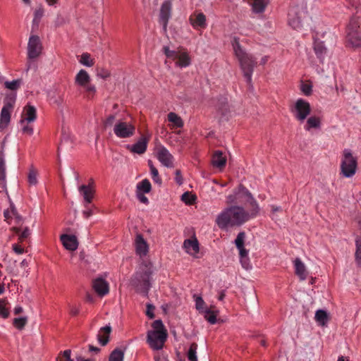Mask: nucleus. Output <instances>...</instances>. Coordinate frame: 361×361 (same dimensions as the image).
<instances>
[{
    "mask_svg": "<svg viewBox=\"0 0 361 361\" xmlns=\"http://www.w3.org/2000/svg\"><path fill=\"white\" fill-rule=\"evenodd\" d=\"M258 212L245 209L241 205H232L224 209L216 217V224L221 229L239 226L255 218Z\"/></svg>",
    "mask_w": 361,
    "mask_h": 361,
    "instance_id": "nucleus-1",
    "label": "nucleus"
},
{
    "mask_svg": "<svg viewBox=\"0 0 361 361\" xmlns=\"http://www.w3.org/2000/svg\"><path fill=\"white\" fill-rule=\"evenodd\" d=\"M231 44L246 82L250 84L254 68L257 64V59L252 54L246 51L240 44L237 37L233 39Z\"/></svg>",
    "mask_w": 361,
    "mask_h": 361,
    "instance_id": "nucleus-2",
    "label": "nucleus"
},
{
    "mask_svg": "<svg viewBox=\"0 0 361 361\" xmlns=\"http://www.w3.org/2000/svg\"><path fill=\"white\" fill-rule=\"evenodd\" d=\"M226 202L235 205H244V207L246 209L258 213L259 212V207L256 200L253 197L250 191L242 185H239V187L233 191V194L227 196Z\"/></svg>",
    "mask_w": 361,
    "mask_h": 361,
    "instance_id": "nucleus-3",
    "label": "nucleus"
},
{
    "mask_svg": "<svg viewBox=\"0 0 361 361\" xmlns=\"http://www.w3.org/2000/svg\"><path fill=\"white\" fill-rule=\"evenodd\" d=\"M152 326L153 330L148 331L147 341L152 349L160 350L167 338L166 329L161 319L155 320Z\"/></svg>",
    "mask_w": 361,
    "mask_h": 361,
    "instance_id": "nucleus-4",
    "label": "nucleus"
},
{
    "mask_svg": "<svg viewBox=\"0 0 361 361\" xmlns=\"http://www.w3.org/2000/svg\"><path fill=\"white\" fill-rule=\"evenodd\" d=\"M152 271L149 267L145 264L137 271L131 280L132 285L136 288L137 291L147 294L150 288V278Z\"/></svg>",
    "mask_w": 361,
    "mask_h": 361,
    "instance_id": "nucleus-5",
    "label": "nucleus"
},
{
    "mask_svg": "<svg viewBox=\"0 0 361 361\" xmlns=\"http://www.w3.org/2000/svg\"><path fill=\"white\" fill-rule=\"evenodd\" d=\"M357 167V158L353 155L350 149H345L341 163V173L345 178H351L355 174Z\"/></svg>",
    "mask_w": 361,
    "mask_h": 361,
    "instance_id": "nucleus-6",
    "label": "nucleus"
},
{
    "mask_svg": "<svg viewBox=\"0 0 361 361\" xmlns=\"http://www.w3.org/2000/svg\"><path fill=\"white\" fill-rule=\"evenodd\" d=\"M75 84L84 91L88 99L92 98L96 92V87L91 83V78L85 70L81 69L76 74Z\"/></svg>",
    "mask_w": 361,
    "mask_h": 361,
    "instance_id": "nucleus-7",
    "label": "nucleus"
},
{
    "mask_svg": "<svg viewBox=\"0 0 361 361\" xmlns=\"http://www.w3.org/2000/svg\"><path fill=\"white\" fill-rule=\"evenodd\" d=\"M348 40L354 47H361L360 20L357 17H353L347 27Z\"/></svg>",
    "mask_w": 361,
    "mask_h": 361,
    "instance_id": "nucleus-8",
    "label": "nucleus"
},
{
    "mask_svg": "<svg viewBox=\"0 0 361 361\" xmlns=\"http://www.w3.org/2000/svg\"><path fill=\"white\" fill-rule=\"evenodd\" d=\"M163 51L167 58L176 61L177 66L185 68L190 65V58L186 51L182 49L170 50L168 47H164Z\"/></svg>",
    "mask_w": 361,
    "mask_h": 361,
    "instance_id": "nucleus-9",
    "label": "nucleus"
},
{
    "mask_svg": "<svg viewBox=\"0 0 361 361\" xmlns=\"http://www.w3.org/2000/svg\"><path fill=\"white\" fill-rule=\"evenodd\" d=\"M114 133L119 138H128L134 135L135 126L132 122L119 120L114 126Z\"/></svg>",
    "mask_w": 361,
    "mask_h": 361,
    "instance_id": "nucleus-10",
    "label": "nucleus"
},
{
    "mask_svg": "<svg viewBox=\"0 0 361 361\" xmlns=\"http://www.w3.org/2000/svg\"><path fill=\"white\" fill-rule=\"evenodd\" d=\"M291 111L298 121L303 122L311 112L310 104L302 99H298L292 107Z\"/></svg>",
    "mask_w": 361,
    "mask_h": 361,
    "instance_id": "nucleus-11",
    "label": "nucleus"
},
{
    "mask_svg": "<svg viewBox=\"0 0 361 361\" xmlns=\"http://www.w3.org/2000/svg\"><path fill=\"white\" fill-rule=\"evenodd\" d=\"M79 192L84 198L85 209L82 214L84 217L87 219L93 214V210L90 208V204L93 198L94 190L90 185H82L79 187Z\"/></svg>",
    "mask_w": 361,
    "mask_h": 361,
    "instance_id": "nucleus-12",
    "label": "nucleus"
},
{
    "mask_svg": "<svg viewBox=\"0 0 361 361\" xmlns=\"http://www.w3.org/2000/svg\"><path fill=\"white\" fill-rule=\"evenodd\" d=\"M7 102L4 104L1 109V117H0V128L6 127L11 119V111L13 107V103L15 102L16 95L15 94H11L7 97Z\"/></svg>",
    "mask_w": 361,
    "mask_h": 361,
    "instance_id": "nucleus-13",
    "label": "nucleus"
},
{
    "mask_svg": "<svg viewBox=\"0 0 361 361\" xmlns=\"http://www.w3.org/2000/svg\"><path fill=\"white\" fill-rule=\"evenodd\" d=\"M172 4L170 0L163 2L159 13V23L162 25L164 32L167 30L169 20L171 16Z\"/></svg>",
    "mask_w": 361,
    "mask_h": 361,
    "instance_id": "nucleus-14",
    "label": "nucleus"
},
{
    "mask_svg": "<svg viewBox=\"0 0 361 361\" xmlns=\"http://www.w3.org/2000/svg\"><path fill=\"white\" fill-rule=\"evenodd\" d=\"M42 49L39 37L37 35H31L27 44L28 57L30 59L37 58L41 54Z\"/></svg>",
    "mask_w": 361,
    "mask_h": 361,
    "instance_id": "nucleus-15",
    "label": "nucleus"
},
{
    "mask_svg": "<svg viewBox=\"0 0 361 361\" xmlns=\"http://www.w3.org/2000/svg\"><path fill=\"white\" fill-rule=\"evenodd\" d=\"M354 223L356 227L355 259L357 264L361 265V215L355 219Z\"/></svg>",
    "mask_w": 361,
    "mask_h": 361,
    "instance_id": "nucleus-16",
    "label": "nucleus"
},
{
    "mask_svg": "<svg viewBox=\"0 0 361 361\" xmlns=\"http://www.w3.org/2000/svg\"><path fill=\"white\" fill-rule=\"evenodd\" d=\"M151 135L146 133L142 135L138 141L132 145H128L127 148L132 152L142 154H144L147 148V143L150 140Z\"/></svg>",
    "mask_w": 361,
    "mask_h": 361,
    "instance_id": "nucleus-17",
    "label": "nucleus"
},
{
    "mask_svg": "<svg viewBox=\"0 0 361 361\" xmlns=\"http://www.w3.org/2000/svg\"><path fill=\"white\" fill-rule=\"evenodd\" d=\"M157 158L159 161L166 167H172L173 164V157L169 151L164 146H160L157 149Z\"/></svg>",
    "mask_w": 361,
    "mask_h": 361,
    "instance_id": "nucleus-18",
    "label": "nucleus"
},
{
    "mask_svg": "<svg viewBox=\"0 0 361 361\" xmlns=\"http://www.w3.org/2000/svg\"><path fill=\"white\" fill-rule=\"evenodd\" d=\"M92 286L97 294L101 297L109 293V283L102 278H97L94 279L92 283Z\"/></svg>",
    "mask_w": 361,
    "mask_h": 361,
    "instance_id": "nucleus-19",
    "label": "nucleus"
},
{
    "mask_svg": "<svg viewBox=\"0 0 361 361\" xmlns=\"http://www.w3.org/2000/svg\"><path fill=\"white\" fill-rule=\"evenodd\" d=\"M37 118V110L35 106L30 104L26 105L21 114L20 124L23 125L25 122L31 123L35 121Z\"/></svg>",
    "mask_w": 361,
    "mask_h": 361,
    "instance_id": "nucleus-20",
    "label": "nucleus"
},
{
    "mask_svg": "<svg viewBox=\"0 0 361 361\" xmlns=\"http://www.w3.org/2000/svg\"><path fill=\"white\" fill-rule=\"evenodd\" d=\"M60 239L66 249L74 251L78 248V242L75 235L63 234L61 235Z\"/></svg>",
    "mask_w": 361,
    "mask_h": 361,
    "instance_id": "nucleus-21",
    "label": "nucleus"
},
{
    "mask_svg": "<svg viewBox=\"0 0 361 361\" xmlns=\"http://www.w3.org/2000/svg\"><path fill=\"white\" fill-rule=\"evenodd\" d=\"M135 251L140 257L145 256L149 250L146 240L141 234H137L135 240Z\"/></svg>",
    "mask_w": 361,
    "mask_h": 361,
    "instance_id": "nucleus-22",
    "label": "nucleus"
},
{
    "mask_svg": "<svg viewBox=\"0 0 361 361\" xmlns=\"http://www.w3.org/2000/svg\"><path fill=\"white\" fill-rule=\"evenodd\" d=\"M190 22L195 29L205 28L207 27L206 16L202 13H193L190 16Z\"/></svg>",
    "mask_w": 361,
    "mask_h": 361,
    "instance_id": "nucleus-23",
    "label": "nucleus"
},
{
    "mask_svg": "<svg viewBox=\"0 0 361 361\" xmlns=\"http://www.w3.org/2000/svg\"><path fill=\"white\" fill-rule=\"evenodd\" d=\"M111 332V327L109 325L102 327L97 336L98 342L103 346L109 341V336Z\"/></svg>",
    "mask_w": 361,
    "mask_h": 361,
    "instance_id": "nucleus-24",
    "label": "nucleus"
},
{
    "mask_svg": "<svg viewBox=\"0 0 361 361\" xmlns=\"http://www.w3.org/2000/svg\"><path fill=\"white\" fill-rule=\"evenodd\" d=\"M183 247L190 255H195L199 252V243L196 238L185 240Z\"/></svg>",
    "mask_w": 361,
    "mask_h": 361,
    "instance_id": "nucleus-25",
    "label": "nucleus"
},
{
    "mask_svg": "<svg viewBox=\"0 0 361 361\" xmlns=\"http://www.w3.org/2000/svg\"><path fill=\"white\" fill-rule=\"evenodd\" d=\"M294 267L295 274L299 276L300 280H305L307 277V272L304 263L299 258L295 259Z\"/></svg>",
    "mask_w": 361,
    "mask_h": 361,
    "instance_id": "nucleus-26",
    "label": "nucleus"
},
{
    "mask_svg": "<svg viewBox=\"0 0 361 361\" xmlns=\"http://www.w3.org/2000/svg\"><path fill=\"white\" fill-rule=\"evenodd\" d=\"M226 163V157L220 151H216L212 156V164L214 166L223 169Z\"/></svg>",
    "mask_w": 361,
    "mask_h": 361,
    "instance_id": "nucleus-27",
    "label": "nucleus"
},
{
    "mask_svg": "<svg viewBox=\"0 0 361 361\" xmlns=\"http://www.w3.org/2000/svg\"><path fill=\"white\" fill-rule=\"evenodd\" d=\"M218 111L221 114L222 116L228 117L230 113V107L228 104V99L226 97H221L216 104Z\"/></svg>",
    "mask_w": 361,
    "mask_h": 361,
    "instance_id": "nucleus-28",
    "label": "nucleus"
},
{
    "mask_svg": "<svg viewBox=\"0 0 361 361\" xmlns=\"http://www.w3.org/2000/svg\"><path fill=\"white\" fill-rule=\"evenodd\" d=\"M314 50L320 62H323L326 54V48L324 43L320 41H315L314 43Z\"/></svg>",
    "mask_w": 361,
    "mask_h": 361,
    "instance_id": "nucleus-29",
    "label": "nucleus"
},
{
    "mask_svg": "<svg viewBox=\"0 0 361 361\" xmlns=\"http://www.w3.org/2000/svg\"><path fill=\"white\" fill-rule=\"evenodd\" d=\"M4 216L5 220L7 222H8L9 224H11L10 220H11L13 218L15 219L17 224H19L21 221V217L18 214L16 208L13 205H11L10 209H8L4 211Z\"/></svg>",
    "mask_w": 361,
    "mask_h": 361,
    "instance_id": "nucleus-30",
    "label": "nucleus"
},
{
    "mask_svg": "<svg viewBox=\"0 0 361 361\" xmlns=\"http://www.w3.org/2000/svg\"><path fill=\"white\" fill-rule=\"evenodd\" d=\"M268 4V0H250V4L255 13L264 11Z\"/></svg>",
    "mask_w": 361,
    "mask_h": 361,
    "instance_id": "nucleus-31",
    "label": "nucleus"
},
{
    "mask_svg": "<svg viewBox=\"0 0 361 361\" xmlns=\"http://www.w3.org/2000/svg\"><path fill=\"white\" fill-rule=\"evenodd\" d=\"M12 230L18 235V240L20 243L25 240L30 235V230L27 227L24 228L23 230L21 228L13 227Z\"/></svg>",
    "mask_w": 361,
    "mask_h": 361,
    "instance_id": "nucleus-32",
    "label": "nucleus"
},
{
    "mask_svg": "<svg viewBox=\"0 0 361 361\" xmlns=\"http://www.w3.org/2000/svg\"><path fill=\"white\" fill-rule=\"evenodd\" d=\"M6 181V164L3 154H0V186L3 188Z\"/></svg>",
    "mask_w": 361,
    "mask_h": 361,
    "instance_id": "nucleus-33",
    "label": "nucleus"
},
{
    "mask_svg": "<svg viewBox=\"0 0 361 361\" xmlns=\"http://www.w3.org/2000/svg\"><path fill=\"white\" fill-rule=\"evenodd\" d=\"M288 24L295 30L302 27L300 18L298 16H295L292 11L288 13Z\"/></svg>",
    "mask_w": 361,
    "mask_h": 361,
    "instance_id": "nucleus-34",
    "label": "nucleus"
},
{
    "mask_svg": "<svg viewBox=\"0 0 361 361\" xmlns=\"http://www.w3.org/2000/svg\"><path fill=\"white\" fill-rule=\"evenodd\" d=\"M320 119L316 116H311L307 118L306 125L305 126V129L306 130H310L311 128H317L320 126Z\"/></svg>",
    "mask_w": 361,
    "mask_h": 361,
    "instance_id": "nucleus-35",
    "label": "nucleus"
},
{
    "mask_svg": "<svg viewBox=\"0 0 361 361\" xmlns=\"http://www.w3.org/2000/svg\"><path fill=\"white\" fill-rule=\"evenodd\" d=\"M168 120L173 123L174 127L181 128L183 126V122L181 118L173 112H170L168 114Z\"/></svg>",
    "mask_w": 361,
    "mask_h": 361,
    "instance_id": "nucleus-36",
    "label": "nucleus"
},
{
    "mask_svg": "<svg viewBox=\"0 0 361 361\" xmlns=\"http://www.w3.org/2000/svg\"><path fill=\"white\" fill-rule=\"evenodd\" d=\"M152 188L151 183L147 179H144L137 184V190L140 192L148 193L150 192Z\"/></svg>",
    "mask_w": 361,
    "mask_h": 361,
    "instance_id": "nucleus-37",
    "label": "nucleus"
},
{
    "mask_svg": "<svg viewBox=\"0 0 361 361\" xmlns=\"http://www.w3.org/2000/svg\"><path fill=\"white\" fill-rule=\"evenodd\" d=\"M316 321L322 326L325 325L328 321V314L326 311L319 310L315 313Z\"/></svg>",
    "mask_w": 361,
    "mask_h": 361,
    "instance_id": "nucleus-38",
    "label": "nucleus"
},
{
    "mask_svg": "<svg viewBox=\"0 0 361 361\" xmlns=\"http://www.w3.org/2000/svg\"><path fill=\"white\" fill-rule=\"evenodd\" d=\"M124 352L121 349L116 348L110 354L109 361H123Z\"/></svg>",
    "mask_w": 361,
    "mask_h": 361,
    "instance_id": "nucleus-39",
    "label": "nucleus"
},
{
    "mask_svg": "<svg viewBox=\"0 0 361 361\" xmlns=\"http://www.w3.org/2000/svg\"><path fill=\"white\" fill-rule=\"evenodd\" d=\"M204 319L212 324L216 322L217 312L212 310L211 309L206 308L204 311Z\"/></svg>",
    "mask_w": 361,
    "mask_h": 361,
    "instance_id": "nucleus-40",
    "label": "nucleus"
},
{
    "mask_svg": "<svg viewBox=\"0 0 361 361\" xmlns=\"http://www.w3.org/2000/svg\"><path fill=\"white\" fill-rule=\"evenodd\" d=\"M197 345L195 343H193L190 345V348L188 352V358L190 361H197Z\"/></svg>",
    "mask_w": 361,
    "mask_h": 361,
    "instance_id": "nucleus-41",
    "label": "nucleus"
},
{
    "mask_svg": "<svg viewBox=\"0 0 361 361\" xmlns=\"http://www.w3.org/2000/svg\"><path fill=\"white\" fill-rule=\"evenodd\" d=\"M80 63L88 67H91L94 65V61L91 59L90 54L88 53H83L81 55Z\"/></svg>",
    "mask_w": 361,
    "mask_h": 361,
    "instance_id": "nucleus-42",
    "label": "nucleus"
},
{
    "mask_svg": "<svg viewBox=\"0 0 361 361\" xmlns=\"http://www.w3.org/2000/svg\"><path fill=\"white\" fill-rule=\"evenodd\" d=\"M181 200L186 204L191 205L195 201V196L192 195L190 192H185L182 195Z\"/></svg>",
    "mask_w": 361,
    "mask_h": 361,
    "instance_id": "nucleus-43",
    "label": "nucleus"
},
{
    "mask_svg": "<svg viewBox=\"0 0 361 361\" xmlns=\"http://www.w3.org/2000/svg\"><path fill=\"white\" fill-rule=\"evenodd\" d=\"M246 234L244 231L240 232L235 240V245L237 248H241L244 246L245 244V240Z\"/></svg>",
    "mask_w": 361,
    "mask_h": 361,
    "instance_id": "nucleus-44",
    "label": "nucleus"
},
{
    "mask_svg": "<svg viewBox=\"0 0 361 361\" xmlns=\"http://www.w3.org/2000/svg\"><path fill=\"white\" fill-rule=\"evenodd\" d=\"M21 84L20 80H15L11 82L6 81L4 82V85L6 88L11 90H18Z\"/></svg>",
    "mask_w": 361,
    "mask_h": 361,
    "instance_id": "nucleus-45",
    "label": "nucleus"
},
{
    "mask_svg": "<svg viewBox=\"0 0 361 361\" xmlns=\"http://www.w3.org/2000/svg\"><path fill=\"white\" fill-rule=\"evenodd\" d=\"M8 314L9 312L6 307V300L0 299V315L4 318H6L8 317Z\"/></svg>",
    "mask_w": 361,
    "mask_h": 361,
    "instance_id": "nucleus-46",
    "label": "nucleus"
},
{
    "mask_svg": "<svg viewBox=\"0 0 361 361\" xmlns=\"http://www.w3.org/2000/svg\"><path fill=\"white\" fill-rule=\"evenodd\" d=\"M27 323L26 317L15 318L13 320L14 326L18 329H22Z\"/></svg>",
    "mask_w": 361,
    "mask_h": 361,
    "instance_id": "nucleus-47",
    "label": "nucleus"
},
{
    "mask_svg": "<svg viewBox=\"0 0 361 361\" xmlns=\"http://www.w3.org/2000/svg\"><path fill=\"white\" fill-rule=\"evenodd\" d=\"M195 305H196L197 310L201 312H204V310L206 309L204 307L205 302L203 300V299L200 296H197L195 298Z\"/></svg>",
    "mask_w": 361,
    "mask_h": 361,
    "instance_id": "nucleus-48",
    "label": "nucleus"
},
{
    "mask_svg": "<svg viewBox=\"0 0 361 361\" xmlns=\"http://www.w3.org/2000/svg\"><path fill=\"white\" fill-rule=\"evenodd\" d=\"M71 350H66L63 351V354L59 355L57 358L58 361H73L71 358Z\"/></svg>",
    "mask_w": 361,
    "mask_h": 361,
    "instance_id": "nucleus-49",
    "label": "nucleus"
},
{
    "mask_svg": "<svg viewBox=\"0 0 361 361\" xmlns=\"http://www.w3.org/2000/svg\"><path fill=\"white\" fill-rule=\"evenodd\" d=\"M28 182H29L30 185H36L37 183V174H36V172L33 169H31L29 172Z\"/></svg>",
    "mask_w": 361,
    "mask_h": 361,
    "instance_id": "nucleus-50",
    "label": "nucleus"
},
{
    "mask_svg": "<svg viewBox=\"0 0 361 361\" xmlns=\"http://www.w3.org/2000/svg\"><path fill=\"white\" fill-rule=\"evenodd\" d=\"M151 174L152 178L154 182L161 183V180L159 176L158 170L154 166H151Z\"/></svg>",
    "mask_w": 361,
    "mask_h": 361,
    "instance_id": "nucleus-51",
    "label": "nucleus"
},
{
    "mask_svg": "<svg viewBox=\"0 0 361 361\" xmlns=\"http://www.w3.org/2000/svg\"><path fill=\"white\" fill-rule=\"evenodd\" d=\"M43 14H44V10L42 8L36 9V11H35V18L33 20V24L37 25L38 21L42 17Z\"/></svg>",
    "mask_w": 361,
    "mask_h": 361,
    "instance_id": "nucleus-52",
    "label": "nucleus"
},
{
    "mask_svg": "<svg viewBox=\"0 0 361 361\" xmlns=\"http://www.w3.org/2000/svg\"><path fill=\"white\" fill-rule=\"evenodd\" d=\"M116 120L115 115H109L104 121V126L105 128H108L114 126Z\"/></svg>",
    "mask_w": 361,
    "mask_h": 361,
    "instance_id": "nucleus-53",
    "label": "nucleus"
},
{
    "mask_svg": "<svg viewBox=\"0 0 361 361\" xmlns=\"http://www.w3.org/2000/svg\"><path fill=\"white\" fill-rule=\"evenodd\" d=\"M154 309H155V307L154 305H152V304H149V303L147 304V310H146L145 314L149 319L154 318V317H155V315L154 314Z\"/></svg>",
    "mask_w": 361,
    "mask_h": 361,
    "instance_id": "nucleus-54",
    "label": "nucleus"
},
{
    "mask_svg": "<svg viewBox=\"0 0 361 361\" xmlns=\"http://www.w3.org/2000/svg\"><path fill=\"white\" fill-rule=\"evenodd\" d=\"M312 86L309 83H302L301 90L305 95H310L312 92Z\"/></svg>",
    "mask_w": 361,
    "mask_h": 361,
    "instance_id": "nucleus-55",
    "label": "nucleus"
},
{
    "mask_svg": "<svg viewBox=\"0 0 361 361\" xmlns=\"http://www.w3.org/2000/svg\"><path fill=\"white\" fill-rule=\"evenodd\" d=\"M136 195L137 199L144 204H147L149 200L147 197L145 196L143 192H140V191H136Z\"/></svg>",
    "mask_w": 361,
    "mask_h": 361,
    "instance_id": "nucleus-56",
    "label": "nucleus"
},
{
    "mask_svg": "<svg viewBox=\"0 0 361 361\" xmlns=\"http://www.w3.org/2000/svg\"><path fill=\"white\" fill-rule=\"evenodd\" d=\"M29 123H27V124H23V132L24 133H26V134H28V135H32L33 133V128L31 126L28 125Z\"/></svg>",
    "mask_w": 361,
    "mask_h": 361,
    "instance_id": "nucleus-57",
    "label": "nucleus"
},
{
    "mask_svg": "<svg viewBox=\"0 0 361 361\" xmlns=\"http://www.w3.org/2000/svg\"><path fill=\"white\" fill-rule=\"evenodd\" d=\"M13 250L18 255H21L25 252V250L18 244L13 245Z\"/></svg>",
    "mask_w": 361,
    "mask_h": 361,
    "instance_id": "nucleus-58",
    "label": "nucleus"
},
{
    "mask_svg": "<svg viewBox=\"0 0 361 361\" xmlns=\"http://www.w3.org/2000/svg\"><path fill=\"white\" fill-rule=\"evenodd\" d=\"M175 175V181L176 182L177 184L180 185L183 183V177L180 171L176 170Z\"/></svg>",
    "mask_w": 361,
    "mask_h": 361,
    "instance_id": "nucleus-59",
    "label": "nucleus"
},
{
    "mask_svg": "<svg viewBox=\"0 0 361 361\" xmlns=\"http://www.w3.org/2000/svg\"><path fill=\"white\" fill-rule=\"evenodd\" d=\"M239 250V255L241 258L246 257L248 255V251L245 248V247H242L241 248H238Z\"/></svg>",
    "mask_w": 361,
    "mask_h": 361,
    "instance_id": "nucleus-60",
    "label": "nucleus"
},
{
    "mask_svg": "<svg viewBox=\"0 0 361 361\" xmlns=\"http://www.w3.org/2000/svg\"><path fill=\"white\" fill-rule=\"evenodd\" d=\"M97 75L102 78L105 79L109 76V73L107 71L101 70L100 71L97 72Z\"/></svg>",
    "mask_w": 361,
    "mask_h": 361,
    "instance_id": "nucleus-61",
    "label": "nucleus"
},
{
    "mask_svg": "<svg viewBox=\"0 0 361 361\" xmlns=\"http://www.w3.org/2000/svg\"><path fill=\"white\" fill-rule=\"evenodd\" d=\"M85 300L87 302L92 303L94 301V298L92 294L87 293Z\"/></svg>",
    "mask_w": 361,
    "mask_h": 361,
    "instance_id": "nucleus-62",
    "label": "nucleus"
},
{
    "mask_svg": "<svg viewBox=\"0 0 361 361\" xmlns=\"http://www.w3.org/2000/svg\"><path fill=\"white\" fill-rule=\"evenodd\" d=\"M70 313L73 316H76L79 313V309L76 307H72L70 310Z\"/></svg>",
    "mask_w": 361,
    "mask_h": 361,
    "instance_id": "nucleus-63",
    "label": "nucleus"
},
{
    "mask_svg": "<svg viewBox=\"0 0 361 361\" xmlns=\"http://www.w3.org/2000/svg\"><path fill=\"white\" fill-rule=\"evenodd\" d=\"M89 350L94 353H99L100 351V349L97 347H95L94 345H89Z\"/></svg>",
    "mask_w": 361,
    "mask_h": 361,
    "instance_id": "nucleus-64",
    "label": "nucleus"
}]
</instances>
